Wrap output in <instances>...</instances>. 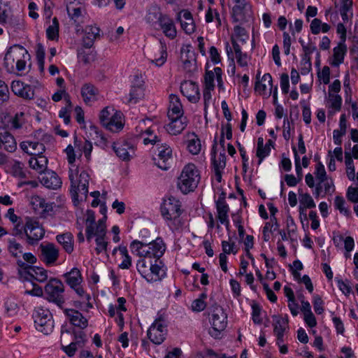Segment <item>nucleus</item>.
I'll return each mask as SVG.
<instances>
[{"mask_svg": "<svg viewBox=\"0 0 358 358\" xmlns=\"http://www.w3.org/2000/svg\"><path fill=\"white\" fill-rule=\"evenodd\" d=\"M29 59L30 55L27 50L21 45H15L7 51L4 57V64L9 71L14 70L15 64L16 70L22 72L25 70L27 60Z\"/></svg>", "mask_w": 358, "mask_h": 358, "instance_id": "1", "label": "nucleus"}, {"mask_svg": "<svg viewBox=\"0 0 358 358\" xmlns=\"http://www.w3.org/2000/svg\"><path fill=\"white\" fill-rule=\"evenodd\" d=\"M200 180L199 171L193 164L186 165L178 178V187L183 194L193 192Z\"/></svg>", "mask_w": 358, "mask_h": 358, "instance_id": "2", "label": "nucleus"}, {"mask_svg": "<svg viewBox=\"0 0 358 358\" xmlns=\"http://www.w3.org/2000/svg\"><path fill=\"white\" fill-rule=\"evenodd\" d=\"M69 177L71 183V194L73 201H78L79 196L81 200L86 199L88 194L89 174L85 171H83L80 172L78 179L75 178L73 171L70 169Z\"/></svg>", "mask_w": 358, "mask_h": 358, "instance_id": "3", "label": "nucleus"}, {"mask_svg": "<svg viewBox=\"0 0 358 358\" xmlns=\"http://www.w3.org/2000/svg\"><path fill=\"white\" fill-rule=\"evenodd\" d=\"M64 292V286L62 282L55 278H50L45 286L46 299L59 307H62L65 302Z\"/></svg>", "mask_w": 358, "mask_h": 358, "instance_id": "4", "label": "nucleus"}, {"mask_svg": "<svg viewBox=\"0 0 358 358\" xmlns=\"http://www.w3.org/2000/svg\"><path fill=\"white\" fill-rule=\"evenodd\" d=\"M211 324L212 328L209 330V334L215 338H220L221 332L227 325V314L220 306H213L211 310Z\"/></svg>", "mask_w": 358, "mask_h": 358, "instance_id": "5", "label": "nucleus"}, {"mask_svg": "<svg viewBox=\"0 0 358 358\" xmlns=\"http://www.w3.org/2000/svg\"><path fill=\"white\" fill-rule=\"evenodd\" d=\"M180 203L173 197L164 200L161 206L162 216L169 220H173L176 228L182 225L179 219L181 215Z\"/></svg>", "mask_w": 358, "mask_h": 358, "instance_id": "6", "label": "nucleus"}, {"mask_svg": "<svg viewBox=\"0 0 358 358\" xmlns=\"http://www.w3.org/2000/svg\"><path fill=\"white\" fill-rule=\"evenodd\" d=\"M45 234V229L39 222L29 217L26 218L25 236L29 245H35L43 238Z\"/></svg>", "mask_w": 358, "mask_h": 358, "instance_id": "7", "label": "nucleus"}, {"mask_svg": "<svg viewBox=\"0 0 358 358\" xmlns=\"http://www.w3.org/2000/svg\"><path fill=\"white\" fill-rule=\"evenodd\" d=\"M34 323L38 331L48 334L52 332L54 325L51 313L48 310L39 309L34 316Z\"/></svg>", "mask_w": 358, "mask_h": 358, "instance_id": "8", "label": "nucleus"}, {"mask_svg": "<svg viewBox=\"0 0 358 358\" xmlns=\"http://www.w3.org/2000/svg\"><path fill=\"white\" fill-rule=\"evenodd\" d=\"M166 333L164 320L159 316L148 331L149 339L155 344H161L165 339Z\"/></svg>", "mask_w": 358, "mask_h": 358, "instance_id": "9", "label": "nucleus"}, {"mask_svg": "<svg viewBox=\"0 0 358 358\" xmlns=\"http://www.w3.org/2000/svg\"><path fill=\"white\" fill-rule=\"evenodd\" d=\"M41 260L46 265H52L57 260L59 257V250L53 243L41 244Z\"/></svg>", "mask_w": 358, "mask_h": 358, "instance_id": "10", "label": "nucleus"}, {"mask_svg": "<svg viewBox=\"0 0 358 358\" xmlns=\"http://www.w3.org/2000/svg\"><path fill=\"white\" fill-rule=\"evenodd\" d=\"M191 46L186 45L182 48L180 50L181 59L183 62V68L187 73L192 75L196 71V59L194 57V53L191 52Z\"/></svg>", "mask_w": 358, "mask_h": 358, "instance_id": "11", "label": "nucleus"}, {"mask_svg": "<svg viewBox=\"0 0 358 358\" xmlns=\"http://www.w3.org/2000/svg\"><path fill=\"white\" fill-rule=\"evenodd\" d=\"M180 91L192 103H196L200 99L199 86L194 82L184 81L181 83Z\"/></svg>", "mask_w": 358, "mask_h": 358, "instance_id": "12", "label": "nucleus"}, {"mask_svg": "<svg viewBox=\"0 0 358 358\" xmlns=\"http://www.w3.org/2000/svg\"><path fill=\"white\" fill-rule=\"evenodd\" d=\"M171 122L166 126V130L171 135H178L180 134L187 127V120L183 115L176 117V116L169 117Z\"/></svg>", "mask_w": 358, "mask_h": 358, "instance_id": "13", "label": "nucleus"}, {"mask_svg": "<svg viewBox=\"0 0 358 358\" xmlns=\"http://www.w3.org/2000/svg\"><path fill=\"white\" fill-rule=\"evenodd\" d=\"M11 90L13 93L23 99H31L34 97V90L29 85H24L20 80H14L11 84Z\"/></svg>", "mask_w": 358, "mask_h": 358, "instance_id": "14", "label": "nucleus"}, {"mask_svg": "<svg viewBox=\"0 0 358 358\" xmlns=\"http://www.w3.org/2000/svg\"><path fill=\"white\" fill-rule=\"evenodd\" d=\"M178 20L182 29L187 34H191L195 31V24L192 15L188 10H182L178 14Z\"/></svg>", "mask_w": 358, "mask_h": 358, "instance_id": "15", "label": "nucleus"}, {"mask_svg": "<svg viewBox=\"0 0 358 358\" xmlns=\"http://www.w3.org/2000/svg\"><path fill=\"white\" fill-rule=\"evenodd\" d=\"M64 313L73 325L83 329L87 327V320L79 311L74 309H65Z\"/></svg>", "mask_w": 358, "mask_h": 358, "instance_id": "16", "label": "nucleus"}, {"mask_svg": "<svg viewBox=\"0 0 358 358\" xmlns=\"http://www.w3.org/2000/svg\"><path fill=\"white\" fill-rule=\"evenodd\" d=\"M161 29L166 36L173 39L176 36V29L173 20L166 15H162L159 18Z\"/></svg>", "mask_w": 358, "mask_h": 358, "instance_id": "17", "label": "nucleus"}, {"mask_svg": "<svg viewBox=\"0 0 358 358\" xmlns=\"http://www.w3.org/2000/svg\"><path fill=\"white\" fill-rule=\"evenodd\" d=\"M41 182L50 189H57L62 185V181L57 174L53 171L44 172Z\"/></svg>", "mask_w": 358, "mask_h": 358, "instance_id": "18", "label": "nucleus"}, {"mask_svg": "<svg viewBox=\"0 0 358 358\" xmlns=\"http://www.w3.org/2000/svg\"><path fill=\"white\" fill-rule=\"evenodd\" d=\"M100 29L94 26H87L85 27V35L83 38V46L86 48H90L95 39L99 37Z\"/></svg>", "mask_w": 358, "mask_h": 358, "instance_id": "19", "label": "nucleus"}, {"mask_svg": "<svg viewBox=\"0 0 358 358\" xmlns=\"http://www.w3.org/2000/svg\"><path fill=\"white\" fill-rule=\"evenodd\" d=\"M169 101L168 117L176 116V117H179L183 115L182 106L178 96L175 94H171L169 96Z\"/></svg>", "mask_w": 358, "mask_h": 358, "instance_id": "20", "label": "nucleus"}, {"mask_svg": "<svg viewBox=\"0 0 358 358\" xmlns=\"http://www.w3.org/2000/svg\"><path fill=\"white\" fill-rule=\"evenodd\" d=\"M167 58V52L166 48L162 44L157 47H155L152 52L150 55V59L152 63L157 66H162Z\"/></svg>", "mask_w": 358, "mask_h": 358, "instance_id": "21", "label": "nucleus"}, {"mask_svg": "<svg viewBox=\"0 0 358 358\" xmlns=\"http://www.w3.org/2000/svg\"><path fill=\"white\" fill-rule=\"evenodd\" d=\"M148 249L150 251L151 257L159 259L164 255L166 245L161 238H157L148 244Z\"/></svg>", "mask_w": 358, "mask_h": 358, "instance_id": "22", "label": "nucleus"}, {"mask_svg": "<svg viewBox=\"0 0 358 358\" xmlns=\"http://www.w3.org/2000/svg\"><path fill=\"white\" fill-rule=\"evenodd\" d=\"M97 94L98 90L90 83H86L82 87L81 95L87 104L95 101Z\"/></svg>", "mask_w": 358, "mask_h": 358, "instance_id": "23", "label": "nucleus"}, {"mask_svg": "<svg viewBox=\"0 0 358 358\" xmlns=\"http://www.w3.org/2000/svg\"><path fill=\"white\" fill-rule=\"evenodd\" d=\"M56 239L67 253L71 254L73 251V236L71 232L59 234Z\"/></svg>", "mask_w": 358, "mask_h": 358, "instance_id": "24", "label": "nucleus"}, {"mask_svg": "<svg viewBox=\"0 0 358 358\" xmlns=\"http://www.w3.org/2000/svg\"><path fill=\"white\" fill-rule=\"evenodd\" d=\"M17 264L19 266L17 273L20 280L23 281L33 280L32 266L27 264L22 259H17Z\"/></svg>", "mask_w": 358, "mask_h": 358, "instance_id": "25", "label": "nucleus"}, {"mask_svg": "<svg viewBox=\"0 0 358 358\" xmlns=\"http://www.w3.org/2000/svg\"><path fill=\"white\" fill-rule=\"evenodd\" d=\"M135 80L136 81V86L133 85L129 94V103H136L138 100L142 99L144 96V90L143 88V81L139 80L138 76H135Z\"/></svg>", "mask_w": 358, "mask_h": 358, "instance_id": "26", "label": "nucleus"}, {"mask_svg": "<svg viewBox=\"0 0 358 358\" xmlns=\"http://www.w3.org/2000/svg\"><path fill=\"white\" fill-rule=\"evenodd\" d=\"M63 277L65 278L66 282L71 288H75V287L80 285L82 281L80 272L76 268H73L71 271L64 273Z\"/></svg>", "mask_w": 358, "mask_h": 358, "instance_id": "27", "label": "nucleus"}, {"mask_svg": "<svg viewBox=\"0 0 358 358\" xmlns=\"http://www.w3.org/2000/svg\"><path fill=\"white\" fill-rule=\"evenodd\" d=\"M48 159L43 155L38 157H31L29 161V166L40 173H44L47 168Z\"/></svg>", "mask_w": 358, "mask_h": 358, "instance_id": "28", "label": "nucleus"}, {"mask_svg": "<svg viewBox=\"0 0 358 358\" xmlns=\"http://www.w3.org/2000/svg\"><path fill=\"white\" fill-rule=\"evenodd\" d=\"M217 212V219L222 224H224L227 230L229 227V220L228 213L229 207L227 204L216 205Z\"/></svg>", "mask_w": 358, "mask_h": 358, "instance_id": "29", "label": "nucleus"}, {"mask_svg": "<svg viewBox=\"0 0 358 358\" xmlns=\"http://www.w3.org/2000/svg\"><path fill=\"white\" fill-rule=\"evenodd\" d=\"M122 114L120 112H115L106 124V127L112 131H118L123 127L122 122Z\"/></svg>", "mask_w": 358, "mask_h": 358, "instance_id": "30", "label": "nucleus"}, {"mask_svg": "<svg viewBox=\"0 0 358 358\" xmlns=\"http://www.w3.org/2000/svg\"><path fill=\"white\" fill-rule=\"evenodd\" d=\"M346 51L345 42H340L338 46L334 48V61L331 62V65L338 66L343 63Z\"/></svg>", "mask_w": 358, "mask_h": 358, "instance_id": "31", "label": "nucleus"}, {"mask_svg": "<svg viewBox=\"0 0 358 358\" xmlns=\"http://www.w3.org/2000/svg\"><path fill=\"white\" fill-rule=\"evenodd\" d=\"M150 273L144 275L148 281L155 282L159 280L165 275V272L161 266L157 264H152L151 262H150Z\"/></svg>", "mask_w": 358, "mask_h": 358, "instance_id": "32", "label": "nucleus"}, {"mask_svg": "<svg viewBox=\"0 0 358 358\" xmlns=\"http://www.w3.org/2000/svg\"><path fill=\"white\" fill-rule=\"evenodd\" d=\"M187 149L192 155H197L201 151V145L200 139L193 132L187 134Z\"/></svg>", "mask_w": 358, "mask_h": 358, "instance_id": "33", "label": "nucleus"}, {"mask_svg": "<svg viewBox=\"0 0 358 358\" xmlns=\"http://www.w3.org/2000/svg\"><path fill=\"white\" fill-rule=\"evenodd\" d=\"M8 250L12 257L20 259V257L22 254V246L13 237L8 240Z\"/></svg>", "mask_w": 358, "mask_h": 358, "instance_id": "34", "label": "nucleus"}, {"mask_svg": "<svg viewBox=\"0 0 358 358\" xmlns=\"http://www.w3.org/2000/svg\"><path fill=\"white\" fill-rule=\"evenodd\" d=\"M131 248L137 252L138 255L140 257L152 258L150 251L148 249V244L138 241H134L131 244Z\"/></svg>", "mask_w": 358, "mask_h": 358, "instance_id": "35", "label": "nucleus"}, {"mask_svg": "<svg viewBox=\"0 0 358 358\" xmlns=\"http://www.w3.org/2000/svg\"><path fill=\"white\" fill-rule=\"evenodd\" d=\"M250 6L246 3L236 5L233 8V19L234 22L243 21L245 13H248Z\"/></svg>", "mask_w": 358, "mask_h": 358, "instance_id": "36", "label": "nucleus"}, {"mask_svg": "<svg viewBox=\"0 0 358 358\" xmlns=\"http://www.w3.org/2000/svg\"><path fill=\"white\" fill-rule=\"evenodd\" d=\"M113 150L117 156L122 160H129L130 155L128 152L129 145L126 143H113Z\"/></svg>", "mask_w": 358, "mask_h": 358, "instance_id": "37", "label": "nucleus"}, {"mask_svg": "<svg viewBox=\"0 0 358 358\" xmlns=\"http://www.w3.org/2000/svg\"><path fill=\"white\" fill-rule=\"evenodd\" d=\"M273 326L274 333H285L287 328H288V319L282 318L280 316L273 315Z\"/></svg>", "mask_w": 358, "mask_h": 358, "instance_id": "38", "label": "nucleus"}, {"mask_svg": "<svg viewBox=\"0 0 358 358\" xmlns=\"http://www.w3.org/2000/svg\"><path fill=\"white\" fill-rule=\"evenodd\" d=\"M345 165H346V173L348 178L350 180H354L355 177V171L354 166V162L352 159L351 155L350 152L345 153Z\"/></svg>", "mask_w": 358, "mask_h": 358, "instance_id": "39", "label": "nucleus"}, {"mask_svg": "<svg viewBox=\"0 0 358 358\" xmlns=\"http://www.w3.org/2000/svg\"><path fill=\"white\" fill-rule=\"evenodd\" d=\"M47 37L50 40H55L59 36V22L57 17L52 20V24L46 30Z\"/></svg>", "mask_w": 358, "mask_h": 358, "instance_id": "40", "label": "nucleus"}, {"mask_svg": "<svg viewBox=\"0 0 358 358\" xmlns=\"http://www.w3.org/2000/svg\"><path fill=\"white\" fill-rule=\"evenodd\" d=\"M11 174L19 178H26V173L24 171V164L19 162L15 161L10 168Z\"/></svg>", "mask_w": 358, "mask_h": 358, "instance_id": "41", "label": "nucleus"}, {"mask_svg": "<svg viewBox=\"0 0 358 358\" xmlns=\"http://www.w3.org/2000/svg\"><path fill=\"white\" fill-rule=\"evenodd\" d=\"M33 280L43 282L48 279V271L42 267L32 266Z\"/></svg>", "mask_w": 358, "mask_h": 358, "instance_id": "42", "label": "nucleus"}, {"mask_svg": "<svg viewBox=\"0 0 358 358\" xmlns=\"http://www.w3.org/2000/svg\"><path fill=\"white\" fill-rule=\"evenodd\" d=\"M31 148L29 155L31 156H39L45 152V145L42 143L31 141L29 143Z\"/></svg>", "mask_w": 358, "mask_h": 358, "instance_id": "43", "label": "nucleus"}, {"mask_svg": "<svg viewBox=\"0 0 358 358\" xmlns=\"http://www.w3.org/2000/svg\"><path fill=\"white\" fill-rule=\"evenodd\" d=\"M10 10L7 4H3L0 0V25L5 26L7 24Z\"/></svg>", "mask_w": 358, "mask_h": 358, "instance_id": "44", "label": "nucleus"}, {"mask_svg": "<svg viewBox=\"0 0 358 358\" xmlns=\"http://www.w3.org/2000/svg\"><path fill=\"white\" fill-rule=\"evenodd\" d=\"M96 251L99 254L103 251H106L107 248L108 242L105 241L106 235H102L99 233H96Z\"/></svg>", "mask_w": 358, "mask_h": 358, "instance_id": "45", "label": "nucleus"}, {"mask_svg": "<svg viewBox=\"0 0 358 358\" xmlns=\"http://www.w3.org/2000/svg\"><path fill=\"white\" fill-rule=\"evenodd\" d=\"M216 147H217V141H216V139H215L214 141V144H213V148H212V157H213V168H214V171H222V169H224V168L226 166V162H220L219 160H217L216 159Z\"/></svg>", "mask_w": 358, "mask_h": 358, "instance_id": "46", "label": "nucleus"}, {"mask_svg": "<svg viewBox=\"0 0 358 358\" xmlns=\"http://www.w3.org/2000/svg\"><path fill=\"white\" fill-rule=\"evenodd\" d=\"M36 59L41 71L44 69L45 50L41 43L36 45Z\"/></svg>", "mask_w": 358, "mask_h": 358, "instance_id": "47", "label": "nucleus"}, {"mask_svg": "<svg viewBox=\"0 0 358 358\" xmlns=\"http://www.w3.org/2000/svg\"><path fill=\"white\" fill-rule=\"evenodd\" d=\"M300 203L308 208H313L316 206L313 198L308 193L300 194Z\"/></svg>", "mask_w": 358, "mask_h": 358, "instance_id": "48", "label": "nucleus"}, {"mask_svg": "<svg viewBox=\"0 0 358 358\" xmlns=\"http://www.w3.org/2000/svg\"><path fill=\"white\" fill-rule=\"evenodd\" d=\"M9 99V90L7 85L0 80V103L7 101Z\"/></svg>", "mask_w": 358, "mask_h": 358, "instance_id": "49", "label": "nucleus"}, {"mask_svg": "<svg viewBox=\"0 0 358 358\" xmlns=\"http://www.w3.org/2000/svg\"><path fill=\"white\" fill-rule=\"evenodd\" d=\"M162 148V150H159L158 158L157 159L168 161L171 158L172 150L170 147H165L162 143H161L159 148Z\"/></svg>", "mask_w": 358, "mask_h": 358, "instance_id": "50", "label": "nucleus"}, {"mask_svg": "<svg viewBox=\"0 0 358 358\" xmlns=\"http://www.w3.org/2000/svg\"><path fill=\"white\" fill-rule=\"evenodd\" d=\"M316 178L321 182L327 180V173L324 166L321 162H319L316 166Z\"/></svg>", "mask_w": 358, "mask_h": 358, "instance_id": "51", "label": "nucleus"}, {"mask_svg": "<svg viewBox=\"0 0 358 358\" xmlns=\"http://www.w3.org/2000/svg\"><path fill=\"white\" fill-rule=\"evenodd\" d=\"M317 76L320 80H322L323 83L327 85L330 80V69L329 66H325L323 67L322 71H319Z\"/></svg>", "mask_w": 358, "mask_h": 358, "instance_id": "52", "label": "nucleus"}, {"mask_svg": "<svg viewBox=\"0 0 358 358\" xmlns=\"http://www.w3.org/2000/svg\"><path fill=\"white\" fill-rule=\"evenodd\" d=\"M214 73L211 71H207L205 74V88L214 89Z\"/></svg>", "mask_w": 358, "mask_h": 358, "instance_id": "53", "label": "nucleus"}, {"mask_svg": "<svg viewBox=\"0 0 358 358\" xmlns=\"http://www.w3.org/2000/svg\"><path fill=\"white\" fill-rule=\"evenodd\" d=\"M329 96L331 102V107L336 110H339L341 107V97L339 95H336L331 92H329Z\"/></svg>", "mask_w": 358, "mask_h": 358, "instance_id": "54", "label": "nucleus"}, {"mask_svg": "<svg viewBox=\"0 0 358 358\" xmlns=\"http://www.w3.org/2000/svg\"><path fill=\"white\" fill-rule=\"evenodd\" d=\"M12 234L15 236H19L20 238H23L25 236V224H22L20 222H17L13 229Z\"/></svg>", "mask_w": 358, "mask_h": 358, "instance_id": "55", "label": "nucleus"}, {"mask_svg": "<svg viewBox=\"0 0 358 358\" xmlns=\"http://www.w3.org/2000/svg\"><path fill=\"white\" fill-rule=\"evenodd\" d=\"M352 4V2H348V1H345V3H342L340 11H341V15L342 19L344 22H348L349 20L350 17L348 15V12L351 8Z\"/></svg>", "mask_w": 358, "mask_h": 358, "instance_id": "56", "label": "nucleus"}, {"mask_svg": "<svg viewBox=\"0 0 358 358\" xmlns=\"http://www.w3.org/2000/svg\"><path fill=\"white\" fill-rule=\"evenodd\" d=\"M345 203V201L342 196H336L335 201H334L336 208L337 209H338L341 213H343L345 215H348L349 210L344 207Z\"/></svg>", "mask_w": 358, "mask_h": 358, "instance_id": "57", "label": "nucleus"}, {"mask_svg": "<svg viewBox=\"0 0 358 358\" xmlns=\"http://www.w3.org/2000/svg\"><path fill=\"white\" fill-rule=\"evenodd\" d=\"M252 320L255 324L262 323V320L260 317L261 308L257 303L252 305Z\"/></svg>", "mask_w": 358, "mask_h": 358, "instance_id": "58", "label": "nucleus"}, {"mask_svg": "<svg viewBox=\"0 0 358 358\" xmlns=\"http://www.w3.org/2000/svg\"><path fill=\"white\" fill-rule=\"evenodd\" d=\"M271 151V148H269L268 145H265L263 148L257 149L256 155L259 158L258 164H260L264 157L268 155Z\"/></svg>", "mask_w": 358, "mask_h": 358, "instance_id": "59", "label": "nucleus"}, {"mask_svg": "<svg viewBox=\"0 0 358 358\" xmlns=\"http://www.w3.org/2000/svg\"><path fill=\"white\" fill-rule=\"evenodd\" d=\"M348 200L353 203H358V187H349L347 192Z\"/></svg>", "mask_w": 358, "mask_h": 358, "instance_id": "60", "label": "nucleus"}, {"mask_svg": "<svg viewBox=\"0 0 358 358\" xmlns=\"http://www.w3.org/2000/svg\"><path fill=\"white\" fill-rule=\"evenodd\" d=\"M280 87L283 94H287L289 92V76L287 73H282L280 76Z\"/></svg>", "mask_w": 358, "mask_h": 358, "instance_id": "61", "label": "nucleus"}, {"mask_svg": "<svg viewBox=\"0 0 358 358\" xmlns=\"http://www.w3.org/2000/svg\"><path fill=\"white\" fill-rule=\"evenodd\" d=\"M322 304L323 301L322 300V298L318 295L315 296L313 301L314 310L315 313L318 315L322 314L324 311Z\"/></svg>", "mask_w": 358, "mask_h": 358, "instance_id": "62", "label": "nucleus"}, {"mask_svg": "<svg viewBox=\"0 0 358 358\" xmlns=\"http://www.w3.org/2000/svg\"><path fill=\"white\" fill-rule=\"evenodd\" d=\"M71 110L68 108H62V109L59 112V117L60 118H63L64 122L66 124H68L71 122Z\"/></svg>", "mask_w": 358, "mask_h": 358, "instance_id": "63", "label": "nucleus"}, {"mask_svg": "<svg viewBox=\"0 0 358 358\" xmlns=\"http://www.w3.org/2000/svg\"><path fill=\"white\" fill-rule=\"evenodd\" d=\"M206 306V303L202 299H197L193 301L192 308L194 311L200 312L205 309Z\"/></svg>", "mask_w": 358, "mask_h": 358, "instance_id": "64", "label": "nucleus"}]
</instances>
